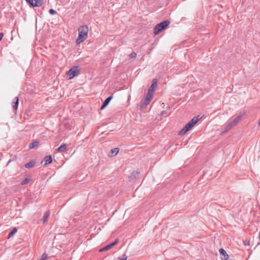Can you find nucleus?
Listing matches in <instances>:
<instances>
[{
    "mask_svg": "<svg viewBox=\"0 0 260 260\" xmlns=\"http://www.w3.org/2000/svg\"><path fill=\"white\" fill-rule=\"evenodd\" d=\"M88 27L87 25H83L78 29V36L76 40L77 44H80L87 38Z\"/></svg>",
    "mask_w": 260,
    "mask_h": 260,
    "instance_id": "1",
    "label": "nucleus"
},
{
    "mask_svg": "<svg viewBox=\"0 0 260 260\" xmlns=\"http://www.w3.org/2000/svg\"><path fill=\"white\" fill-rule=\"evenodd\" d=\"M170 21L167 20L156 24L154 28V34L156 35L165 29L170 24Z\"/></svg>",
    "mask_w": 260,
    "mask_h": 260,
    "instance_id": "2",
    "label": "nucleus"
},
{
    "mask_svg": "<svg viewBox=\"0 0 260 260\" xmlns=\"http://www.w3.org/2000/svg\"><path fill=\"white\" fill-rule=\"evenodd\" d=\"M242 117V114H240L236 117L233 120L230 121L226 126L224 127L223 132L225 133L232 129L234 126L237 125L238 123L241 120Z\"/></svg>",
    "mask_w": 260,
    "mask_h": 260,
    "instance_id": "3",
    "label": "nucleus"
},
{
    "mask_svg": "<svg viewBox=\"0 0 260 260\" xmlns=\"http://www.w3.org/2000/svg\"><path fill=\"white\" fill-rule=\"evenodd\" d=\"M80 74L78 66H74L71 68L67 73V75L69 76V79H71L77 76Z\"/></svg>",
    "mask_w": 260,
    "mask_h": 260,
    "instance_id": "4",
    "label": "nucleus"
},
{
    "mask_svg": "<svg viewBox=\"0 0 260 260\" xmlns=\"http://www.w3.org/2000/svg\"><path fill=\"white\" fill-rule=\"evenodd\" d=\"M31 7H40L43 4V0H25Z\"/></svg>",
    "mask_w": 260,
    "mask_h": 260,
    "instance_id": "5",
    "label": "nucleus"
},
{
    "mask_svg": "<svg viewBox=\"0 0 260 260\" xmlns=\"http://www.w3.org/2000/svg\"><path fill=\"white\" fill-rule=\"evenodd\" d=\"M193 126L189 122L186 124L183 128H182L178 133L180 136L185 134L186 133L190 131Z\"/></svg>",
    "mask_w": 260,
    "mask_h": 260,
    "instance_id": "6",
    "label": "nucleus"
},
{
    "mask_svg": "<svg viewBox=\"0 0 260 260\" xmlns=\"http://www.w3.org/2000/svg\"><path fill=\"white\" fill-rule=\"evenodd\" d=\"M157 85V79H156V78L153 79L152 81L151 85L150 86V87L149 88L148 92L151 93V92H154L156 89V87Z\"/></svg>",
    "mask_w": 260,
    "mask_h": 260,
    "instance_id": "7",
    "label": "nucleus"
},
{
    "mask_svg": "<svg viewBox=\"0 0 260 260\" xmlns=\"http://www.w3.org/2000/svg\"><path fill=\"white\" fill-rule=\"evenodd\" d=\"M113 95L108 96L103 103L102 106L100 108L101 110L104 109L109 104L111 100L113 99Z\"/></svg>",
    "mask_w": 260,
    "mask_h": 260,
    "instance_id": "8",
    "label": "nucleus"
},
{
    "mask_svg": "<svg viewBox=\"0 0 260 260\" xmlns=\"http://www.w3.org/2000/svg\"><path fill=\"white\" fill-rule=\"evenodd\" d=\"M19 98L16 96L14 98L12 102V106L14 110L16 111L18 109V107L19 105Z\"/></svg>",
    "mask_w": 260,
    "mask_h": 260,
    "instance_id": "9",
    "label": "nucleus"
},
{
    "mask_svg": "<svg viewBox=\"0 0 260 260\" xmlns=\"http://www.w3.org/2000/svg\"><path fill=\"white\" fill-rule=\"evenodd\" d=\"M219 252L221 258L223 260L224 258L229 257V255L227 254L226 252L223 248H220L219 250Z\"/></svg>",
    "mask_w": 260,
    "mask_h": 260,
    "instance_id": "10",
    "label": "nucleus"
},
{
    "mask_svg": "<svg viewBox=\"0 0 260 260\" xmlns=\"http://www.w3.org/2000/svg\"><path fill=\"white\" fill-rule=\"evenodd\" d=\"M44 161L45 163L43 164L44 166L47 165V164H51L53 161L52 156L50 155L46 156L44 157Z\"/></svg>",
    "mask_w": 260,
    "mask_h": 260,
    "instance_id": "11",
    "label": "nucleus"
},
{
    "mask_svg": "<svg viewBox=\"0 0 260 260\" xmlns=\"http://www.w3.org/2000/svg\"><path fill=\"white\" fill-rule=\"evenodd\" d=\"M139 176V172L137 171H134L131 176H129V178L131 179H136L138 178Z\"/></svg>",
    "mask_w": 260,
    "mask_h": 260,
    "instance_id": "12",
    "label": "nucleus"
},
{
    "mask_svg": "<svg viewBox=\"0 0 260 260\" xmlns=\"http://www.w3.org/2000/svg\"><path fill=\"white\" fill-rule=\"evenodd\" d=\"M119 150L118 148H115L111 150L110 152V156H114L117 154Z\"/></svg>",
    "mask_w": 260,
    "mask_h": 260,
    "instance_id": "13",
    "label": "nucleus"
},
{
    "mask_svg": "<svg viewBox=\"0 0 260 260\" xmlns=\"http://www.w3.org/2000/svg\"><path fill=\"white\" fill-rule=\"evenodd\" d=\"M66 145L65 144H62L55 151L57 152H63L66 150Z\"/></svg>",
    "mask_w": 260,
    "mask_h": 260,
    "instance_id": "14",
    "label": "nucleus"
},
{
    "mask_svg": "<svg viewBox=\"0 0 260 260\" xmlns=\"http://www.w3.org/2000/svg\"><path fill=\"white\" fill-rule=\"evenodd\" d=\"M200 120L199 116H195L192 118V119L189 121V122L194 126L198 121Z\"/></svg>",
    "mask_w": 260,
    "mask_h": 260,
    "instance_id": "15",
    "label": "nucleus"
},
{
    "mask_svg": "<svg viewBox=\"0 0 260 260\" xmlns=\"http://www.w3.org/2000/svg\"><path fill=\"white\" fill-rule=\"evenodd\" d=\"M35 164L36 161L35 160H31L25 165V167L26 168H32L35 165Z\"/></svg>",
    "mask_w": 260,
    "mask_h": 260,
    "instance_id": "16",
    "label": "nucleus"
},
{
    "mask_svg": "<svg viewBox=\"0 0 260 260\" xmlns=\"http://www.w3.org/2000/svg\"><path fill=\"white\" fill-rule=\"evenodd\" d=\"M153 96V94L151 93L148 92L147 94V95L144 100L145 101L148 102V103H150L152 98Z\"/></svg>",
    "mask_w": 260,
    "mask_h": 260,
    "instance_id": "17",
    "label": "nucleus"
},
{
    "mask_svg": "<svg viewBox=\"0 0 260 260\" xmlns=\"http://www.w3.org/2000/svg\"><path fill=\"white\" fill-rule=\"evenodd\" d=\"M39 142L38 141H35L31 143L29 145V148L32 149L39 145Z\"/></svg>",
    "mask_w": 260,
    "mask_h": 260,
    "instance_id": "18",
    "label": "nucleus"
},
{
    "mask_svg": "<svg viewBox=\"0 0 260 260\" xmlns=\"http://www.w3.org/2000/svg\"><path fill=\"white\" fill-rule=\"evenodd\" d=\"M50 215V212L49 211H47L45 212L44 215L43 216V222H46L47 221Z\"/></svg>",
    "mask_w": 260,
    "mask_h": 260,
    "instance_id": "19",
    "label": "nucleus"
},
{
    "mask_svg": "<svg viewBox=\"0 0 260 260\" xmlns=\"http://www.w3.org/2000/svg\"><path fill=\"white\" fill-rule=\"evenodd\" d=\"M17 232V229L16 228H14L12 230V231L9 233L8 235V238H10L13 236Z\"/></svg>",
    "mask_w": 260,
    "mask_h": 260,
    "instance_id": "20",
    "label": "nucleus"
},
{
    "mask_svg": "<svg viewBox=\"0 0 260 260\" xmlns=\"http://www.w3.org/2000/svg\"><path fill=\"white\" fill-rule=\"evenodd\" d=\"M111 248H112V247H111V245L110 244H108V245L104 246L103 248L100 249L99 251L100 252H103V251H105L108 250H109V249H110Z\"/></svg>",
    "mask_w": 260,
    "mask_h": 260,
    "instance_id": "21",
    "label": "nucleus"
},
{
    "mask_svg": "<svg viewBox=\"0 0 260 260\" xmlns=\"http://www.w3.org/2000/svg\"><path fill=\"white\" fill-rule=\"evenodd\" d=\"M31 181V179L28 178H25L24 180H23L21 182V184L22 185H24L26 184L27 183H29Z\"/></svg>",
    "mask_w": 260,
    "mask_h": 260,
    "instance_id": "22",
    "label": "nucleus"
},
{
    "mask_svg": "<svg viewBox=\"0 0 260 260\" xmlns=\"http://www.w3.org/2000/svg\"><path fill=\"white\" fill-rule=\"evenodd\" d=\"M118 239H116L113 242L109 244L111 247L112 248L113 246H114L116 244H117V243L118 242Z\"/></svg>",
    "mask_w": 260,
    "mask_h": 260,
    "instance_id": "23",
    "label": "nucleus"
},
{
    "mask_svg": "<svg viewBox=\"0 0 260 260\" xmlns=\"http://www.w3.org/2000/svg\"><path fill=\"white\" fill-rule=\"evenodd\" d=\"M118 239H116L113 242L109 244L111 247L112 248L113 246H114L116 244H117V243L118 242Z\"/></svg>",
    "mask_w": 260,
    "mask_h": 260,
    "instance_id": "24",
    "label": "nucleus"
},
{
    "mask_svg": "<svg viewBox=\"0 0 260 260\" xmlns=\"http://www.w3.org/2000/svg\"><path fill=\"white\" fill-rule=\"evenodd\" d=\"M47 258V254L46 253H44L42 255L41 258L39 260H46Z\"/></svg>",
    "mask_w": 260,
    "mask_h": 260,
    "instance_id": "25",
    "label": "nucleus"
},
{
    "mask_svg": "<svg viewBox=\"0 0 260 260\" xmlns=\"http://www.w3.org/2000/svg\"><path fill=\"white\" fill-rule=\"evenodd\" d=\"M49 12L51 15H54L57 14V12L53 9H51L49 10Z\"/></svg>",
    "mask_w": 260,
    "mask_h": 260,
    "instance_id": "26",
    "label": "nucleus"
},
{
    "mask_svg": "<svg viewBox=\"0 0 260 260\" xmlns=\"http://www.w3.org/2000/svg\"><path fill=\"white\" fill-rule=\"evenodd\" d=\"M129 56L131 58H134L136 57L137 54L135 52H133L130 54Z\"/></svg>",
    "mask_w": 260,
    "mask_h": 260,
    "instance_id": "27",
    "label": "nucleus"
},
{
    "mask_svg": "<svg viewBox=\"0 0 260 260\" xmlns=\"http://www.w3.org/2000/svg\"><path fill=\"white\" fill-rule=\"evenodd\" d=\"M127 258V256L125 254H124L122 255V258H121L120 257H118V258L119 259V260H126Z\"/></svg>",
    "mask_w": 260,
    "mask_h": 260,
    "instance_id": "28",
    "label": "nucleus"
},
{
    "mask_svg": "<svg viewBox=\"0 0 260 260\" xmlns=\"http://www.w3.org/2000/svg\"><path fill=\"white\" fill-rule=\"evenodd\" d=\"M243 243L245 245H249L250 244L249 241H244Z\"/></svg>",
    "mask_w": 260,
    "mask_h": 260,
    "instance_id": "29",
    "label": "nucleus"
},
{
    "mask_svg": "<svg viewBox=\"0 0 260 260\" xmlns=\"http://www.w3.org/2000/svg\"><path fill=\"white\" fill-rule=\"evenodd\" d=\"M4 33L3 32H1L0 33V42L1 41V40H2L3 37H4Z\"/></svg>",
    "mask_w": 260,
    "mask_h": 260,
    "instance_id": "30",
    "label": "nucleus"
},
{
    "mask_svg": "<svg viewBox=\"0 0 260 260\" xmlns=\"http://www.w3.org/2000/svg\"><path fill=\"white\" fill-rule=\"evenodd\" d=\"M146 106H145L143 104H142L140 107V110H142L143 109H144V108H146Z\"/></svg>",
    "mask_w": 260,
    "mask_h": 260,
    "instance_id": "31",
    "label": "nucleus"
},
{
    "mask_svg": "<svg viewBox=\"0 0 260 260\" xmlns=\"http://www.w3.org/2000/svg\"><path fill=\"white\" fill-rule=\"evenodd\" d=\"M144 105H145V106H147L149 103H148V102L144 101V102H143L142 103Z\"/></svg>",
    "mask_w": 260,
    "mask_h": 260,
    "instance_id": "32",
    "label": "nucleus"
},
{
    "mask_svg": "<svg viewBox=\"0 0 260 260\" xmlns=\"http://www.w3.org/2000/svg\"><path fill=\"white\" fill-rule=\"evenodd\" d=\"M165 113H166V111H163L161 112V114L162 115L165 114Z\"/></svg>",
    "mask_w": 260,
    "mask_h": 260,
    "instance_id": "33",
    "label": "nucleus"
},
{
    "mask_svg": "<svg viewBox=\"0 0 260 260\" xmlns=\"http://www.w3.org/2000/svg\"><path fill=\"white\" fill-rule=\"evenodd\" d=\"M223 260H231V259H230L229 257H228L224 258Z\"/></svg>",
    "mask_w": 260,
    "mask_h": 260,
    "instance_id": "34",
    "label": "nucleus"
}]
</instances>
